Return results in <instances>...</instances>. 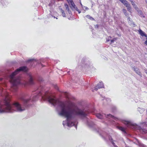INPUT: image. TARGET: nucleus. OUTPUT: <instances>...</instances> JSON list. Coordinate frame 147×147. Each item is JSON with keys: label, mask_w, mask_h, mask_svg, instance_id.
<instances>
[{"label": "nucleus", "mask_w": 147, "mask_h": 147, "mask_svg": "<svg viewBox=\"0 0 147 147\" xmlns=\"http://www.w3.org/2000/svg\"><path fill=\"white\" fill-rule=\"evenodd\" d=\"M74 11L75 10H77V9H78V8L76 5L75 6V7H74Z\"/></svg>", "instance_id": "obj_27"}, {"label": "nucleus", "mask_w": 147, "mask_h": 147, "mask_svg": "<svg viewBox=\"0 0 147 147\" xmlns=\"http://www.w3.org/2000/svg\"><path fill=\"white\" fill-rule=\"evenodd\" d=\"M104 88V86L102 82H100L99 83L97 84L95 87L94 90L97 91L98 89Z\"/></svg>", "instance_id": "obj_5"}, {"label": "nucleus", "mask_w": 147, "mask_h": 147, "mask_svg": "<svg viewBox=\"0 0 147 147\" xmlns=\"http://www.w3.org/2000/svg\"><path fill=\"white\" fill-rule=\"evenodd\" d=\"M66 10L67 11L69 14L72 15V12L70 10L69 8L66 9Z\"/></svg>", "instance_id": "obj_23"}, {"label": "nucleus", "mask_w": 147, "mask_h": 147, "mask_svg": "<svg viewBox=\"0 0 147 147\" xmlns=\"http://www.w3.org/2000/svg\"><path fill=\"white\" fill-rule=\"evenodd\" d=\"M129 23L131 26L133 27H134L136 26V25L134 24V22L132 20L131 21H130V22L129 21Z\"/></svg>", "instance_id": "obj_16"}, {"label": "nucleus", "mask_w": 147, "mask_h": 147, "mask_svg": "<svg viewBox=\"0 0 147 147\" xmlns=\"http://www.w3.org/2000/svg\"><path fill=\"white\" fill-rule=\"evenodd\" d=\"M70 5H69V6L71 8V9H72V10L74 11V7H75L76 5L74 3L73 1H71L70 3Z\"/></svg>", "instance_id": "obj_11"}, {"label": "nucleus", "mask_w": 147, "mask_h": 147, "mask_svg": "<svg viewBox=\"0 0 147 147\" xmlns=\"http://www.w3.org/2000/svg\"><path fill=\"white\" fill-rule=\"evenodd\" d=\"M127 20H128V22H129H129H130V21H131V19L129 17H128L127 18Z\"/></svg>", "instance_id": "obj_32"}, {"label": "nucleus", "mask_w": 147, "mask_h": 147, "mask_svg": "<svg viewBox=\"0 0 147 147\" xmlns=\"http://www.w3.org/2000/svg\"><path fill=\"white\" fill-rule=\"evenodd\" d=\"M132 5L134 7V8L135 9H138V7H137V5H136V4H133V3H132Z\"/></svg>", "instance_id": "obj_24"}, {"label": "nucleus", "mask_w": 147, "mask_h": 147, "mask_svg": "<svg viewBox=\"0 0 147 147\" xmlns=\"http://www.w3.org/2000/svg\"><path fill=\"white\" fill-rule=\"evenodd\" d=\"M76 10L78 11V12L79 13H80L81 12V11L78 9H77V10Z\"/></svg>", "instance_id": "obj_36"}, {"label": "nucleus", "mask_w": 147, "mask_h": 147, "mask_svg": "<svg viewBox=\"0 0 147 147\" xmlns=\"http://www.w3.org/2000/svg\"><path fill=\"white\" fill-rule=\"evenodd\" d=\"M127 20H128V22H129H129H130V21H131V19L129 17H128L127 18Z\"/></svg>", "instance_id": "obj_31"}, {"label": "nucleus", "mask_w": 147, "mask_h": 147, "mask_svg": "<svg viewBox=\"0 0 147 147\" xmlns=\"http://www.w3.org/2000/svg\"><path fill=\"white\" fill-rule=\"evenodd\" d=\"M123 13H124V15L125 16H128V14L127 13V11L125 9H123Z\"/></svg>", "instance_id": "obj_17"}, {"label": "nucleus", "mask_w": 147, "mask_h": 147, "mask_svg": "<svg viewBox=\"0 0 147 147\" xmlns=\"http://www.w3.org/2000/svg\"><path fill=\"white\" fill-rule=\"evenodd\" d=\"M87 124L88 126L90 127H93L94 125V123L88 119H87Z\"/></svg>", "instance_id": "obj_7"}, {"label": "nucleus", "mask_w": 147, "mask_h": 147, "mask_svg": "<svg viewBox=\"0 0 147 147\" xmlns=\"http://www.w3.org/2000/svg\"><path fill=\"white\" fill-rule=\"evenodd\" d=\"M34 60V59H29V60L27 61H26V62H32Z\"/></svg>", "instance_id": "obj_26"}, {"label": "nucleus", "mask_w": 147, "mask_h": 147, "mask_svg": "<svg viewBox=\"0 0 147 147\" xmlns=\"http://www.w3.org/2000/svg\"><path fill=\"white\" fill-rule=\"evenodd\" d=\"M132 69L136 72V74H137L141 77H142V74L139 71L138 69L137 68H135L134 67H133Z\"/></svg>", "instance_id": "obj_8"}, {"label": "nucleus", "mask_w": 147, "mask_h": 147, "mask_svg": "<svg viewBox=\"0 0 147 147\" xmlns=\"http://www.w3.org/2000/svg\"><path fill=\"white\" fill-rule=\"evenodd\" d=\"M126 7L127 8V10L129 12H131V7H130V5L129 4H128L126 6Z\"/></svg>", "instance_id": "obj_15"}, {"label": "nucleus", "mask_w": 147, "mask_h": 147, "mask_svg": "<svg viewBox=\"0 0 147 147\" xmlns=\"http://www.w3.org/2000/svg\"><path fill=\"white\" fill-rule=\"evenodd\" d=\"M137 140L138 145L140 147H147L146 145L140 143L138 140Z\"/></svg>", "instance_id": "obj_13"}, {"label": "nucleus", "mask_w": 147, "mask_h": 147, "mask_svg": "<svg viewBox=\"0 0 147 147\" xmlns=\"http://www.w3.org/2000/svg\"><path fill=\"white\" fill-rule=\"evenodd\" d=\"M109 41V40H107V42Z\"/></svg>", "instance_id": "obj_41"}, {"label": "nucleus", "mask_w": 147, "mask_h": 147, "mask_svg": "<svg viewBox=\"0 0 147 147\" xmlns=\"http://www.w3.org/2000/svg\"><path fill=\"white\" fill-rule=\"evenodd\" d=\"M123 123L128 128H131L133 129H135V126L134 124H133L129 121H124Z\"/></svg>", "instance_id": "obj_4"}, {"label": "nucleus", "mask_w": 147, "mask_h": 147, "mask_svg": "<svg viewBox=\"0 0 147 147\" xmlns=\"http://www.w3.org/2000/svg\"><path fill=\"white\" fill-rule=\"evenodd\" d=\"M111 143L114 147H118L117 145H116L115 144V143L113 142V141H111Z\"/></svg>", "instance_id": "obj_25"}, {"label": "nucleus", "mask_w": 147, "mask_h": 147, "mask_svg": "<svg viewBox=\"0 0 147 147\" xmlns=\"http://www.w3.org/2000/svg\"><path fill=\"white\" fill-rule=\"evenodd\" d=\"M120 1L125 6L129 4L128 2L126 0H120Z\"/></svg>", "instance_id": "obj_14"}, {"label": "nucleus", "mask_w": 147, "mask_h": 147, "mask_svg": "<svg viewBox=\"0 0 147 147\" xmlns=\"http://www.w3.org/2000/svg\"><path fill=\"white\" fill-rule=\"evenodd\" d=\"M66 0L67 1V2L68 3L69 5H70V3H71V1H73L72 0Z\"/></svg>", "instance_id": "obj_29"}, {"label": "nucleus", "mask_w": 147, "mask_h": 147, "mask_svg": "<svg viewBox=\"0 0 147 147\" xmlns=\"http://www.w3.org/2000/svg\"><path fill=\"white\" fill-rule=\"evenodd\" d=\"M64 5L66 10L69 8L68 5L67 3H65L64 4Z\"/></svg>", "instance_id": "obj_22"}, {"label": "nucleus", "mask_w": 147, "mask_h": 147, "mask_svg": "<svg viewBox=\"0 0 147 147\" xmlns=\"http://www.w3.org/2000/svg\"><path fill=\"white\" fill-rule=\"evenodd\" d=\"M137 11L138 13V15L141 17L143 18L145 17L142 11L138 10H137Z\"/></svg>", "instance_id": "obj_12"}, {"label": "nucleus", "mask_w": 147, "mask_h": 147, "mask_svg": "<svg viewBox=\"0 0 147 147\" xmlns=\"http://www.w3.org/2000/svg\"><path fill=\"white\" fill-rule=\"evenodd\" d=\"M55 88L57 90H58V88L57 86H55Z\"/></svg>", "instance_id": "obj_35"}, {"label": "nucleus", "mask_w": 147, "mask_h": 147, "mask_svg": "<svg viewBox=\"0 0 147 147\" xmlns=\"http://www.w3.org/2000/svg\"><path fill=\"white\" fill-rule=\"evenodd\" d=\"M27 71L28 68L26 67L21 66L17 69L9 76L10 82L12 84V88L15 90H16L18 85L23 84L21 82L20 77H16V75L21 71L27 72Z\"/></svg>", "instance_id": "obj_2"}, {"label": "nucleus", "mask_w": 147, "mask_h": 147, "mask_svg": "<svg viewBox=\"0 0 147 147\" xmlns=\"http://www.w3.org/2000/svg\"><path fill=\"white\" fill-rule=\"evenodd\" d=\"M109 139L111 142V141H113V138L111 137H110L109 138Z\"/></svg>", "instance_id": "obj_28"}, {"label": "nucleus", "mask_w": 147, "mask_h": 147, "mask_svg": "<svg viewBox=\"0 0 147 147\" xmlns=\"http://www.w3.org/2000/svg\"><path fill=\"white\" fill-rule=\"evenodd\" d=\"M146 2L147 3V0H146Z\"/></svg>", "instance_id": "obj_42"}, {"label": "nucleus", "mask_w": 147, "mask_h": 147, "mask_svg": "<svg viewBox=\"0 0 147 147\" xmlns=\"http://www.w3.org/2000/svg\"><path fill=\"white\" fill-rule=\"evenodd\" d=\"M101 130L100 128H98V132L100 134V135L105 140H106V139L105 137L104 136V135L103 133H101Z\"/></svg>", "instance_id": "obj_9"}, {"label": "nucleus", "mask_w": 147, "mask_h": 147, "mask_svg": "<svg viewBox=\"0 0 147 147\" xmlns=\"http://www.w3.org/2000/svg\"><path fill=\"white\" fill-rule=\"evenodd\" d=\"M38 80L40 82L42 81V78H40Z\"/></svg>", "instance_id": "obj_34"}, {"label": "nucleus", "mask_w": 147, "mask_h": 147, "mask_svg": "<svg viewBox=\"0 0 147 147\" xmlns=\"http://www.w3.org/2000/svg\"><path fill=\"white\" fill-rule=\"evenodd\" d=\"M18 99L19 100H20V96H19L18 97Z\"/></svg>", "instance_id": "obj_40"}, {"label": "nucleus", "mask_w": 147, "mask_h": 147, "mask_svg": "<svg viewBox=\"0 0 147 147\" xmlns=\"http://www.w3.org/2000/svg\"><path fill=\"white\" fill-rule=\"evenodd\" d=\"M85 7V9L86 10H87L88 9V8L86 7Z\"/></svg>", "instance_id": "obj_37"}, {"label": "nucleus", "mask_w": 147, "mask_h": 147, "mask_svg": "<svg viewBox=\"0 0 147 147\" xmlns=\"http://www.w3.org/2000/svg\"><path fill=\"white\" fill-rule=\"evenodd\" d=\"M41 97L44 100H47L54 106L57 105L60 110L59 114L67 118L66 122L63 121V126L66 124L69 127L74 126L76 129L77 127L75 124V123L72 120L76 116L85 117L91 111L89 109H80L74 103L70 100L67 101V106L64 102L59 101L53 95L46 94L44 96H42Z\"/></svg>", "instance_id": "obj_1"}, {"label": "nucleus", "mask_w": 147, "mask_h": 147, "mask_svg": "<svg viewBox=\"0 0 147 147\" xmlns=\"http://www.w3.org/2000/svg\"><path fill=\"white\" fill-rule=\"evenodd\" d=\"M145 72L147 74V70H145Z\"/></svg>", "instance_id": "obj_38"}, {"label": "nucleus", "mask_w": 147, "mask_h": 147, "mask_svg": "<svg viewBox=\"0 0 147 147\" xmlns=\"http://www.w3.org/2000/svg\"><path fill=\"white\" fill-rule=\"evenodd\" d=\"M99 26L98 24H96L94 25V27L95 28H98Z\"/></svg>", "instance_id": "obj_30"}, {"label": "nucleus", "mask_w": 147, "mask_h": 147, "mask_svg": "<svg viewBox=\"0 0 147 147\" xmlns=\"http://www.w3.org/2000/svg\"><path fill=\"white\" fill-rule=\"evenodd\" d=\"M96 115L97 118L100 119H103L104 117H106V118H111L114 119H116L112 115L110 114H108L106 115L105 114L102 113V114L100 113H96Z\"/></svg>", "instance_id": "obj_3"}, {"label": "nucleus", "mask_w": 147, "mask_h": 147, "mask_svg": "<svg viewBox=\"0 0 147 147\" xmlns=\"http://www.w3.org/2000/svg\"><path fill=\"white\" fill-rule=\"evenodd\" d=\"M131 3L132 4V3L134 4V2H133V1H131Z\"/></svg>", "instance_id": "obj_39"}, {"label": "nucleus", "mask_w": 147, "mask_h": 147, "mask_svg": "<svg viewBox=\"0 0 147 147\" xmlns=\"http://www.w3.org/2000/svg\"><path fill=\"white\" fill-rule=\"evenodd\" d=\"M119 129L122 131L124 133H126V131H125V129L124 127H119Z\"/></svg>", "instance_id": "obj_18"}, {"label": "nucleus", "mask_w": 147, "mask_h": 147, "mask_svg": "<svg viewBox=\"0 0 147 147\" xmlns=\"http://www.w3.org/2000/svg\"><path fill=\"white\" fill-rule=\"evenodd\" d=\"M115 41V39H113V40H111V43H112L113 42Z\"/></svg>", "instance_id": "obj_33"}, {"label": "nucleus", "mask_w": 147, "mask_h": 147, "mask_svg": "<svg viewBox=\"0 0 147 147\" xmlns=\"http://www.w3.org/2000/svg\"><path fill=\"white\" fill-rule=\"evenodd\" d=\"M80 4H81V5L82 6V4H81V3H80Z\"/></svg>", "instance_id": "obj_44"}, {"label": "nucleus", "mask_w": 147, "mask_h": 147, "mask_svg": "<svg viewBox=\"0 0 147 147\" xmlns=\"http://www.w3.org/2000/svg\"><path fill=\"white\" fill-rule=\"evenodd\" d=\"M28 83L30 84H34V79L32 76L30 75H29Z\"/></svg>", "instance_id": "obj_6"}, {"label": "nucleus", "mask_w": 147, "mask_h": 147, "mask_svg": "<svg viewBox=\"0 0 147 147\" xmlns=\"http://www.w3.org/2000/svg\"><path fill=\"white\" fill-rule=\"evenodd\" d=\"M86 60H87L85 59H83L82 61L83 64H85V65H87V63H86Z\"/></svg>", "instance_id": "obj_21"}, {"label": "nucleus", "mask_w": 147, "mask_h": 147, "mask_svg": "<svg viewBox=\"0 0 147 147\" xmlns=\"http://www.w3.org/2000/svg\"><path fill=\"white\" fill-rule=\"evenodd\" d=\"M61 11L62 13V16L63 17H65V13L64 12V11L62 9H61Z\"/></svg>", "instance_id": "obj_19"}, {"label": "nucleus", "mask_w": 147, "mask_h": 147, "mask_svg": "<svg viewBox=\"0 0 147 147\" xmlns=\"http://www.w3.org/2000/svg\"><path fill=\"white\" fill-rule=\"evenodd\" d=\"M131 1H133V0H130V1L131 2Z\"/></svg>", "instance_id": "obj_43"}, {"label": "nucleus", "mask_w": 147, "mask_h": 147, "mask_svg": "<svg viewBox=\"0 0 147 147\" xmlns=\"http://www.w3.org/2000/svg\"><path fill=\"white\" fill-rule=\"evenodd\" d=\"M139 34L142 36H145V37H147V35L145 32L143 31L141 29H140L138 30Z\"/></svg>", "instance_id": "obj_10"}, {"label": "nucleus", "mask_w": 147, "mask_h": 147, "mask_svg": "<svg viewBox=\"0 0 147 147\" xmlns=\"http://www.w3.org/2000/svg\"><path fill=\"white\" fill-rule=\"evenodd\" d=\"M86 17L88 18L89 19H90L92 20H94V18H93L92 17H91L89 15H87L86 16Z\"/></svg>", "instance_id": "obj_20"}]
</instances>
